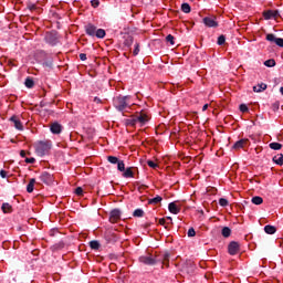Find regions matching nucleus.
I'll return each instance as SVG.
<instances>
[{"instance_id": "dca6fc26", "label": "nucleus", "mask_w": 283, "mask_h": 283, "mask_svg": "<svg viewBox=\"0 0 283 283\" xmlns=\"http://www.w3.org/2000/svg\"><path fill=\"white\" fill-rule=\"evenodd\" d=\"M86 34H88V36H95L96 35V27L94 24L86 25Z\"/></svg>"}, {"instance_id": "c85d7f7f", "label": "nucleus", "mask_w": 283, "mask_h": 283, "mask_svg": "<svg viewBox=\"0 0 283 283\" xmlns=\"http://www.w3.org/2000/svg\"><path fill=\"white\" fill-rule=\"evenodd\" d=\"M3 213H12V206L10 203H2Z\"/></svg>"}, {"instance_id": "c9c22d12", "label": "nucleus", "mask_w": 283, "mask_h": 283, "mask_svg": "<svg viewBox=\"0 0 283 283\" xmlns=\"http://www.w3.org/2000/svg\"><path fill=\"white\" fill-rule=\"evenodd\" d=\"M108 163H111L112 165H117V163L119 161L117 157L114 156H108L107 157Z\"/></svg>"}, {"instance_id": "9d476101", "label": "nucleus", "mask_w": 283, "mask_h": 283, "mask_svg": "<svg viewBox=\"0 0 283 283\" xmlns=\"http://www.w3.org/2000/svg\"><path fill=\"white\" fill-rule=\"evenodd\" d=\"M50 129L52 134H61V132H63V126L59 124V122H54L51 124Z\"/></svg>"}, {"instance_id": "c03bdc74", "label": "nucleus", "mask_w": 283, "mask_h": 283, "mask_svg": "<svg viewBox=\"0 0 283 283\" xmlns=\"http://www.w3.org/2000/svg\"><path fill=\"white\" fill-rule=\"evenodd\" d=\"M25 163H27L28 165H34V163H36V159H34V157L25 158Z\"/></svg>"}, {"instance_id": "de8ad7c7", "label": "nucleus", "mask_w": 283, "mask_h": 283, "mask_svg": "<svg viewBox=\"0 0 283 283\" xmlns=\"http://www.w3.org/2000/svg\"><path fill=\"white\" fill-rule=\"evenodd\" d=\"M75 193H76V196H83V188L77 187V188L75 189Z\"/></svg>"}, {"instance_id": "e2e57ef3", "label": "nucleus", "mask_w": 283, "mask_h": 283, "mask_svg": "<svg viewBox=\"0 0 283 283\" xmlns=\"http://www.w3.org/2000/svg\"><path fill=\"white\" fill-rule=\"evenodd\" d=\"M168 220H171V217H168Z\"/></svg>"}, {"instance_id": "39448f33", "label": "nucleus", "mask_w": 283, "mask_h": 283, "mask_svg": "<svg viewBox=\"0 0 283 283\" xmlns=\"http://www.w3.org/2000/svg\"><path fill=\"white\" fill-rule=\"evenodd\" d=\"M228 252L230 255H237L240 252V243L232 241L228 245Z\"/></svg>"}, {"instance_id": "09e8293b", "label": "nucleus", "mask_w": 283, "mask_h": 283, "mask_svg": "<svg viewBox=\"0 0 283 283\" xmlns=\"http://www.w3.org/2000/svg\"><path fill=\"white\" fill-rule=\"evenodd\" d=\"M272 109H273V112H277V109H280V103H274L273 105H272Z\"/></svg>"}, {"instance_id": "680f3d73", "label": "nucleus", "mask_w": 283, "mask_h": 283, "mask_svg": "<svg viewBox=\"0 0 283 283\" xmlns=\"http://www.w3.org/2000/svg\"><path fill=\"white\" fill-rule=\"evenodd\" d=\"M129 41H130V43H132V42L134 41V39H133V38H130V40H129Z\"/></svg>"}, {"instance_id": "f704fd0d", "label": "nucleus", "mask_w": 283, "mask_h": 283, "mask_svg": "<svg viewBox=\"0 0 283 283\" xmlns=\"http://www.w3.org/2000/svg\"><path fill=\"white\" fill-rule=\"evenodd\" d=\"M265 67H275V61L273 59H270L264 62Z\"/></svg>"}, {"instance_id": "b1692460", "label": "nucleus", "mask_w": 283, "mask_h": 283, "mask_svg": "<svg viewBox=\"0 0 283 283\" xmlns=\"http://www.w3.org/2000/svg\"><path fill=\"white\" fill-rule=\"evenodd\" d=\"M125 125L130 126V127H136L137 122H136V117H132L125 120Z\"/></svg>"}, {"instance_id": "603ef678", "label": "nucleus", "mask_w": 283, "mask_h": 283, "mask_svg": "<svg viewBox=\"0 0 283 283\" xmlns=\"http://www.w3.org/2000/svg\"><path fill=\"white\" fill-rule=\"evenodd\" d=\"M169 262V253L164 254V264Z\"/></svg>"}, {"instance_id": "79ce46f5", "label": "nucleus", "mask_w": 283, "mask_h": 283, "mask_svg": "<svg viewBox=\"0 0 283 283\" xmlns=\"http://www.w3.org/2000/svg\"><path fill=\"white\" fill-rule=\"evenodd\" d=\"M188 238H196V230L193 228L188 230Z\"/></svg>"}, {"instance_id": "393cba45", "label": "nucleus", "mask_w": 283, "mask_h": 283, "mask_svg": "<svg viewBox=\"0 0 283 283\" xmlns=\"http://www.w3.org/2000/svg\"><path fill=\"white\" fill-rule=\"evenodd\" d=\"M273 163H275V165L282 166L283 165V155L280 154V155L274 156L273 157Z\"/></svg>"}, {"instance_id": "412c9836", "label": "nucleus", "mask_w": 283, "mask_h": 283, "mask_svg": "<svg viewBox=\"0 0 283 283\" xmlns=\"http://www.w3.org/2000/svg\"><path fill=\"white\" fill-rule=\"evenodd\" d=\"M159 202H163V197L156 196L153 199H148V205H159Z\"/></svg>"}, {"instance_id": "3c124183", "label": "nucleus", "mask_w": 283, "mask_h": 283, "mask_svg": "<svg viewBox=\"0 0 283 283\" xmlns=\"http://www.w3.org/2000/svg\"><path fill=\"white\" fill-rule=\"evenodd\" d=\"M0 176H1V178H6L8 176V171L1 170Z\"/></svg>"}, {"instance_id": "473e14b6", "label": "nucleus", "mask_w": 283, "mask_h": 283, "mask_svg": "<svg viewBox=\"0 0 283 283\" xmlns=\"http://www.w3.org/2000/svg\"><path fill=\"white\" fill-rule=\"evenodd\" d=\"M95 36H97V39H105V30L98 29L95 31Z\"/></svg>"}, {"instance_id": "e433bc0d", "label": "nucleus", "mask_w": 283, "mask_h": 283, "mask_svg": "<svg viewBox=\"0 0 283 283\" xmlns=\"http://www.w3.org/2000/svg\"><path fill=\"white\" fill-rule=\"evenodd\" d=\"M117 169H118V171H125V161L124 160H119L117 163Z\"/></svg>"}, {"instance_id": "2eb2a0df", "label": "nucleus", "mask_w": 283, "mask_h": 283, "mask_svg": "<svg viewBox=\"0 0 283 283\" xmlns=\"http://www.w3.org/2000/svg\"><path fill=\"white\" fill-rule=\"evenodd\" d=\"M184 271H186V273H188V275H191L193 274V271H195V266H193V263L192 262H188L184 265Z\"/></svg>"}, {"instance_id": "4d7b16f0", "label": "nucleus", "mask_w": 283, "mask_h": 283, "mask_svg": "<svg viewBox=\"0 0 283 283\" xmlns=\"http://www.w3.org/2000/svg\"><path fill=\"white\" fill-rule=\"evenodd\" d=\"M44 65H46V67H52V61L45 62Z\"/></svg>"}, {"instance_id": "72a5a7b5", "label": "nucleus", "mask_w": 283, "mask_h": 283, "mask_svg": "<svg viewBox=\"0 0 283 283\" xmlns=\"http://www.w3.org/2000/svg\"><path fill=\"white\" fill-rule=\"evenodd\" d=\"M262 202H264V199H262V197L256 196L252 198V203L253 205H262Z\"/></svg>"}, {"instance_id": "c756f323", "label": "nucleus", "mask_w": 283, "mask_h": 283, "mask_svg": "<svg viewBox=\"0 0 283 283\" xmlns=\"http://www.w3.org/2000/svg\"><path fill=\"white\" fill-rule=\"evenodd\" d=\"M181 10L185 12V14H189V12H191V6H189V3H182L181 4Z\"/></svg>"}, {"instance_id": "6e6d98bb", "label": "nucleus", "mask_w": 283, "mask_h": 283, "mask_svg": "<svg viewBox=\"0 0 283 283\" xmlns=\"http://www.w3.org/2000/svg\"><path fill=\"white\" fill-rule=\"evenodd\" d=\"M207 109H209V104H205L202 107V112H207Z\"/></svg>"}, {"instance_id": "f257e3e1", "label": "nucleus", "mask_w": 283, "mask_h": 283, "mask_svg": "<svg viewBox=\"0 0 283 283\" xmlns=\"http://www.w3.org/2000/svg\"><path fill=\"white\" fill-rule=\"evenodd\" d=\"M50 149H52V142L50 140L39 142L35 147V151L38 156H41V157L45 156V154H48Z\"/></svg>"}, {"instance_id": "37998d69", "label": "nucleus", "mask_w": 283, "mask_h": 283, "mask_svg": "<svg viewBox=\"0 0 283 283\" xmlns=\"http://www.w3.org/2000/svg\"><path fill=\"white\" fill-rule=\"evenodd\" d=\"M240 112L244 113V112H249V106H247L245 104H241L239 107Z\"/></svg>"}, {"instance_id": "864d4df0", "label": "nucleus", "mask_w": 283, "mask_h": 283, "mask_svg": "<svg viewBox=\"0 0 283 283\" xmlns=\"http://www.w3.org/2000/svg\"><path fill=\"white\" fill-rule=\"evenodd\" d=\"M28 8H29V10H31V11H32V10H36V6H35V4H29Z\"/></svg>"}, {"instance_id": "a878e982", "label": "nucleus", "mask_w": 283, "mask_h": 283, "mask_svg": "<svg viewBox=\"0 0 283 283\" xmlns=\"http://www.w3.org/2000/svg\"><path fill=\"white\" fill-rule=\"evenodd\" d=\"M90 247H91V249H93V251H98V249H101V243L98 241L94 240V241L90 242Z\"/></svg>"}, {"instance_id": "6e6552de", "label": "nucleus", "mask_w": 283, "mask_h": 283, "mask_svg": "<svg viewBox=\"0 0 283 283\" xmlns=\"http://www.w3.org/2000/svg\"><path fill=\"white\" fill-rule=\"evenodd\" d=\"M203 23L207 28H218V22L216 21V19L210 17L203 18Z\"/></svg>"}, {"instance_id": "1a4fd4ad", "label": "nucleus", "mask_w": 283, "mask_h": 283, "mask_svg": "<svg viewBox=\"0 0 283 283\" xmlns=\"http://www.w3.org/2000/svg\"><path fill=\"white\" fill-rule=\"evenodd\" d=\"M120 219V210L114 209L111 211L109 221L116 223Z\"/></svg>"}, {"instance_id": "7ed1b4c3", "label": "nucleus", "mask_w": 283, "mask_h": 283, "mask_svg": "<svg viewBox=\"0 0 283 283\" xmlns=\"http://www.w3.org/2000/svg\"><path fill=\"white\" fill-rule=\"evenodd\" d=\"M139 262H142V264H146L147 266H154V264L158 263V260L156 256L148 253L146 255H142L139 258Z\"/></svg>"}, {"instance_id": "a18cd8bd", "label": "nucleus", "mask_w": 283, "mask_h": 283, "mask_svg": "<svg viewBox=\"0 0 283 283\" xmlns=\"http://www.w3.org/2000/svg\"><path fill=\"white\" fill-rule=\"evenodd\" d=\"M147 165H148V167H151V169H156V167H158V164H156V163H154L151 160H148Z\"/></svg>"}, {"instance_id": "5701e85b", "label": "nucleus", "mask_w": 283, "mask_h": 283, "mask_svg": "<svg viewBox=\"0 0 283 283\" xmlns=\"http://www.w3.org/2000/svg\"><path fill=\"white\" fill-rule=\"evenodd\" d=\"M264 90H266V84L264 83L253 86V92H256V93L264 92Z\"/></svg>"}, {"instance_id": "bf43d9fd", "label": "nucleus", "mask_w": 283, "mask_h": 283, "mask_svg": "<svg viewBox=\"0 0 283 283\" xmlns=\"http://www.w3.org/2000/svg\"><path fill=\"white\" fill-rule=\"evenodd\" d=\"M94 102H95V103H101V98L95 97V98H94Z\"/></svg>"}, {"instance_id": "9b49d317", "label": "nucleus", "mask_w": 283, "mask_h": 283, "mask_svg": "<svg viewBox=\"0 0 283 283\" xmlns=\"http://www.w3.org/2000/svg\"><path fill=\"white\" fill-rule=\"evenodd\" d=\"M264 19L269 20V19H275L276 17H280V11H273V10H269L265 11L263 13Z\"/></svg>"}, {"instance_id": "20e7f679", "label": "nucleus", "mask_w": 283, "mask_h": 283, "mask_svg": "<svg viewBox=\"0 0 283 283\" xmlns=\"http://www.w3.org/2000/svg\"><path fill=\"white\" fill-rule=\"evenodd\" d=\"M45 41L50 45H56V43H59V34L56 33V31L48 32L45 34Z\"/></svg>"}, {"instance_id": "f8f14e48", "label": "nucleus", "mask_w": 283, "mask_h": 283, "mask_svg": "<svg viewBox=\"0 0 283 283\" xmlns=\"http://www.w3.org/2000/svg\"><path fill=\"white\" fill-rule=\"evenodd\" d=\"M249 145V139H240L233 145V149H244Z\"/></svg>"}, {"instance_id": "ddd939ff", "label": "nucleus", "mask_w": 283, "mask_h": 283, "mask_svg": "<svg viewBox=\"0 0 283 283\" xmlns=\"http://www.w3.org/2000/svg\"><path fill=\"white\" fill-rule=\"evenodd\" d=\"M10 120L14 124L15 129H19L20 132H23V124L17 116H12Z\"/></svg>"}, {"instance_id": "7c9ffc66", "label": "nucleus", "mask_w": 283, "mask_h": 283, "mask_svg": "<svg viewBox=\"0 0 283 283\" xmlns=\"http://www.w3.org/2000/svg\"><path fill=\"white\" fill-rule=\"evenodd\" d=\"M134 218H143L145 216V211H143V209H136L133 212Z\"/></svg>"}, {"instance_id": "aec40b11", "label": "nucleus", "mask_w": 283, "mask_h": 283, "mask_svg": "<svg viewBox=\"0 0 283 283\" xmlns=\"http://www.w3.org/2000/svg\"><path fill=\"white\" fill-rule=\"evenodd\" d=\"M264 231L269 235H273V233H275V231H277V229L274 226H265Z\"/></svg>"}, {"instance_id": "bb28decb", "label": "nucleus", "mask_w": 283, "mask_h": 283, "mask_svg": "<svg viewBox=\"0 0 283 283\" xmlns=\"http://www.w3.org/2000/svg\"><path fill=\"white\" fill-rule=\"evenodd\" d=\"M25 87H28L29 90H32V87H34V80H32L31 77H27L25 82H24Z\"/></svg>"}, {"instance_id": "423d86ee", "label": "nucleus", "mask_w": 283, "mask_h": 283, "mask_svg": "<svg viewBox=\"0 0 283 283\" xmlns=\"http://www.w3.org/2000/svg\"><path fill=\"white\" fill-rule=\"evenodd\" d=\"M266 41H270V43H275V45H279V48H283V39L276 38L275 34L269 33L266 35Z\"/></svg>"}, {"instance_id": "5fc2aeb1", "label": "nucleus", "mask_w": 283, "mask_h": 283, "mask_svg": "<svg viewBox=\"0 0 283 283\" xmlns=\"http://www.w3.org/2000/svg\"><path fill=\"white\" fill-rule=\"evenodd\" d=\"M159 224H161V227H165V224H166V220H165V218L159 219Z\"/></svg>"}, {"instance_id": "2f4dec72", "label": "nucleus", "mask_w": 283, "mask_h": 283, "mask_svg": "<svg viewBox=\"0 0 283 283\" xmlns=\"http://www.w3.org/2000/svg\"><path fill=\"white\" fill-rule=\"evenodd\" d=\"M123 176L124 178H134V171H132V168H127L126 170H124Z\"/></svg>"}, {"instance_id": "4be33fe9", "label": "nucleus", "mask_w": 283, "mask_h": 283, "mask_svg": "<svg viewBox=\"0 0 283 283\" xmlns=\"http://www.w3.org/2000/svg\"><path fill=\"white\" fill-rule=\"evenodd\" d=\"M221 235H223V238H230L231 237V228L223 227L221 230Z\"/></svg>"}, {"instance_id": "4468645a", "label": "nucleus", "mask_w": 283, "mask_h": 283, "mask_svg": "<svg viewBox=\"0 0 283 283\" xmlns=\"http://www.w3.org/2000/svg\"><path fill=\"white\" fill-rule=\"evenodd\" d=\"M168 210L170 211V213H174L175 216H178V213H180V208H178L176 202H170L168 206Z\"/></svg>"}, {"instance_id": "4c0bfd02", "label": "nucleus", "mask_w": 283, "mask_h": 283, "mask_svg": "<svg viewBox=\"0 0 283 283\" xmlns=\"http://www.w3.org/2000/svg\"><path fill=\"white\" fill-rule=\"evenodd\" d=\"M174 40H175V38L171 34H168L166 36V41H167V43H170V45H175L176 44V42Z\"/></svg>"}, {"instance_id": "8fccbe9b", "label": "nucleus", "mask_w": 283, "mask_h": 283, "mask_svg": "<svg viewBox=\"0 0 283 283\" xmlns=\"http://www.w3.org/2000/svg\"><path fill=\"white\" fill-rule=\"evenodd\" d=\"M80 59H81V61H87V54L81 53Z\"/></svg>"}, {"instance_id": "f03ea898", "label": "nucleus", "mask_w": 283, "mask_h": 283, "mask_svg": "<svg viewBox=\"0 0 283 283\" xmlns=\"http://www.w3.org/2000/svg\"><path fill=\"white\" fill-rule=\"evenodd\" d=\"M127 98H129V96L115 97L113 99L114 107H116L118 112H124V109H127V106L129 105L127 104Z\"/></svg>"}, {"instance_id": "49530a36", "label": "nucleus", "mask_w": 283, "mask_h": 283, "mask_svg": "<svg viewBox=\"0 0 283 283\" xmlns=\"http://www.w3.org/2000/svg\"><path fill=\"white\" fill-rule=\"evenodd\" d=\"M91 4H92L93 8H98V6H101V1H98V0H92V1H91Z\"/></svg>"}, {"instance_id": "052dcab7", "label": "nucleus", "mask_w": 283, "mask_h": 283, "mask_svg": "<svg viewBox=\"0 0 283 283\" xmlns=\"http://www.w3.org/2000/svg\"><path fill=\"white\" fill-rule=\"evenodd\" d=\"M280 92H281V94H282V96H283V86L280 88Z\"/></svg>"}, {"instance_id": "58836bf2", "label": "nucleus", "mask_w": 283, "mask_h": 283, "mask_svg": "<svg viewBox=\"0 0 283 283\" xmlns=\"http://www.w3.org/2000/svg\"><path fill=\"white\" fill-rule=\"evenodd\" d=\"M219 205H220V207H229V200H227L224 198H220Z\"/></svg>"}, {"instance_id": "6ab92c4d", "label": "nucleus", "mask_w": 283, "mask_h": 283, "mask_svg": "<svg viewBox=\"0 0 283 283\" xmlns=\"http://www.w3.org/2000/svg\"><path fill=\"white\" fill-rule=\"evenodd\" d=\"M34 185H36V179H34V178L30 179V181L27 186L28 193H32V191H34Z\"/></svg>"}, {"instance_id": "a19ab883", "label": "nucleus", "mask_w": 283, "mask_h": 283, "mask_svg": "<svg viewBox=\"0 0 283 283\" xmlns=\"http://www.w3.org/2000/svg\"><path fill=\"white\" fill-rule=\"evenodd\" d=\"M139 52H140V44L136 43L135 49L133 51L134 56H138Z\"/></svg>"}, {"instance_id": "cd10ccee", "label": "nucleus", "mask_w": 283, "mask_h": 283, "mask_svg": "<svg viewBox=\"0 0 283 283\" xmlns=\"http://www.w3.org/2000/svg\"><path fill=\"white\" fill-rule=\"evenodd\" d=\"M269 147H270V149H273L274 151H277V150L282 149V144L274 142V143H271L269 145Z\"/></svg>"}, {"instance_id": "13d9d810", "label": "nucleus", "mask_w": 283, "mask_h": 283, "mask_svg": "<svg viewBox=\"0 0 283 283\" xmlns=\"http://www.w3.org/2000/svg\"><path fill=\"white\" fill-rule=\"evenodd\" d=\"M20 156H21V158H25V150H21Z\"/></svg>"}, {"instance_id": "f3484780", "label": "nucleus", "mask_w": 283, "mask_h": 283, "mask_svg": "<svg viewBox=\"0 0 283 283\" xmlns=\"http://www.w3.org/2000/svg\"><path fill=\"white\" fill-rule=\"evenodd\" d=\"M105 238H106L107 242L114 243V242L118 241V237L116 234L112 233V232H107L105 234Z\"/></svg>"}, {"instance_id": "0eeeda50", "label": "nucleus", "mask_w": 283, "mask_h": 283, "mask_svg": "<svg viewBox=\"0 0 283 283\" xmlns=\"http://www.w3.org/2000/svg\"><path fill=\"white\" fill-rule=\"evenodd\" d=\"M40 180L44 182V185H52L54 182V177L50 175V172L44 171L41 174Z\"/></svg>"}, {"instance_id": "a211bd4d", "label": "nucleus", "mask_w": 283, "mask_h": 283, "mask_svg": "<svg viewBox=\"0 0 283 283\" xmlns=\"http://www.w3.org/2000/svg\"><path fill=\"white\" fill-rule=\"evenodd\" d=\"M135 119L137 124L139 123L140 125H145V123H147V115L139 114L135 117Z\"/></svg>"}, {"instance_id": "ea45409f", "label": "nucleus", "mask_w": 283, "mask_h": 283, "mask_svg": "<svg viewBox=\"0 0 283 283\" xmlns=\"http://www.w3.org/2000/svg\"><path fill=\"white\" fill-rule=\"evenodd\" d=\"M226 42H227V38L224 35H220L218 38V45H224Z\"/></svg>"}]
</instances>
